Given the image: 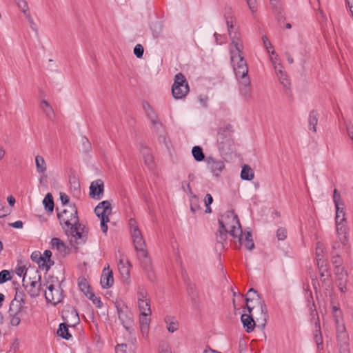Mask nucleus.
<instances>
[{"label": "nucleus", "instance_id": "1", "mask_svg": "<svg viewBox=\"0 0 353 353\" xmlns=\"http://www.w3.org/2000/svg\"><path fill=\"white\" fill-rule=\"evenodd\" d=\"M233 64V70L239 81V91L245 97H249L251 93V83L248 75V67L242 54H236Z\"/></svg>", "mask_w": 353, "mask_h": 353}, {"label": "nucleus", "instance_id": "2", "mask_svg": "<svg viewBox=\"0 0 353 353\" xmlns=\"http://www.w3.org/2000/svg\"><path fill=\"white\" fill-rule=\"evenodd\" d=\"M135 223L134 219H131L130 220L131 236L137 252L138 259L141 261L143 268L145 270H148L150 268V261L148 257V253L145 250V241L140 230L135 225Z\"/></svg>", "mask_w": 353, "mask_h": 353}, {"label": "nucleus", "instance_id": "3", "mask_svg": "<svg viewBox=\"0 0 353 353\" xmlns=\"http://www.w3.org/2000/svg\"><path fill=\"white\" fill-rule=\"evenodd\" d=\"M220 228L228 230L229 234L234 238L238 239L239 245L242 243V229L236 214L234 211L225 212L219 219Z\"/></svg>", "mask_w": 353, "mask_h": 353}, {"label": "nucleus", "instance_id": "4", "mask_svg": "<svg viewBox=\"0 0 353 353\" xmlns=\"http://www.w3.org/2000/svg\"><path fill=\"white\" fill-rule=\"evenodd\" d=\"M57 217L63 229L68 233L70 226L79 223L77 208L74 204H70L65 209L57 213Z\"/></svg>", "mask_w": 353, "mask_h": 353}, {"label": "nucleus", "instance_id": "5", "mask_svg": "<svg viewBox=\"0 0 353 353\" xmlns=\"http://www.w3.org/2000/svg\"><path fill=\"white\" fill-rule=\"evenodd\" d=\"M232 127L229 125L220 128L217 132V146L221 153L226 154L232 150Z\"/></svg>", "mask_w": 353, "mask_h": 353}, {"label": "nucleus", "instance_id": "6", "mask_svg": "<svg viewBox=\"0 0 353 353\" xmlns=\"http://www.w3.org/2000/svg\"><path fill=\"white\" fill-rule=\"evenodd\" d=\"M246 307L249 313H251L253 309L256 307L253 302L260 308L261 314L263 316V320L265 322L268 318L266 305L263 300H261L259 294L253 288H250L245 298Z\"/></svg>", "mask_w": 353, "mask_h": 353}, {"label": "nucleus", "instance_id": "7", "mask_svg": "<svg viewBox=\"0 0 353 353\" xmlns=\"http://www.w3.org/2000/svg\"><path fill=\"white\" fill-rule=\"evenodd\" d=\"M228 34L231 39V43L230 45V52L231 62H234L236 59V54H242L243 50V42L241 41L240 33L239 32H233L234 24L232 21H228Z\"/></svg>", "mask_w": 353, "mask_h": 353}, {"label": "nucleus", "instance_id": "8", "mask_svg": "<svg viewBox=\"0 0 353 353\" xmlns=\"http://www.w3.org/2000/svg\"><path fill=\"white\" fill-rule=\"evenodd\" d=\"M96 215L101 219L102 232L105 234L108 231L107 223L110 221L109 215L112 213L111 203L109 201L99 203L94 209Z\"/></svg>", "mask_w": 353, "mask_h": 353}, {"label": "nucleus", "instance_id": "9", "mask_svg": "<svg viewBox=\"0 0 353 353\" xmlns=\"http://www.w3.org/2000/svg\"><path fill=\"white\" fill-rule=\"evenodd\" d=\"M189 92L188 83L181 73L176 74L174 83L172 87V93L174 98L180 99L185 97Z\"/></svg>", "mask_w": 353, "mask_h": 353}, {"label": "nucleus", "instance_id": "10", "mask_svg": "<svg viewBox=\"0 0 353 353\" xmlns=\"http://www.w3.org/2000/svg\"><path fill=\"white\" fill-rule=\"evenodd\" d=\"M45 288L43 292L48 303H51L55 305L61 302L63 290L60 288H56L53 284H49L48 282H46Z\"/></svg>", "mask_w": 353, "mask_h": 353}, {"label": "nucleus", "instance_id": "11", "mask_svg": "<svg viewBox=\"0 0 353 353\" xmlns=\"http://www.w3.org/2000/svg\"><path fill=\"white\" fill-rule=\"evenodd\" d=\"M68 232H70L72 237L75 239L77 244L84 243L87 241L88 231L79 223L70 226Z\"/></svg>", "mask_w": 353, "mask_h": 353}, {"label": "nucleus", "instance_id": "12", "mask_svg": "<svg viewBox=\"0 0 353 353\" xmlns=\"http://www.w3.org/2000/svg\"><path fill=\"white\" fill-rule=\"evenodd\" d=\"M205 161L206 162L207 168L216 177H219L225 168V164L223 161L212 157H207Z\"/></svg>", "mask_w": 353, "mask_h": 353}, {"label": "nucleus", "instance_id": "13", "mask_svg": "<svg viewBox=\"0 0 353 353\" xmlns=\"http://www.w3.org/2000/svg\"><path fill=\"white\" fill-rule=\"evenodd\" d=\"M333 201L336 207V223L344 222L345 221L344 203L336 189L334 190Z\"/></svg>", "mask_w": 353, "mask_h": 353}, {"label": "nucleus", "instance_id": "14", "mask_svg": "<svg viewBox=\"0 0 353 353\" xmlns=\"http://www.w3.org/2000/svg\"><path fill=\"white\" fill-rule=\"evenodd\" d=\"M143 108L148 117V118L150 120L152 123L155 130L159 131V129L162 127L161 122L159 120L158 116L150 103L144 101L142 103Z\"/></svg>", "mask_w": 353, "mask_h": 353}, {"label": "nucleus", "instance_id": "15", "mask_svg": "<svg viewBox=\"0 0 353 353\" xmlns=\"http://www.w3.org/2000/svg\"><path fill=\"white\" fill-rule=\"evenodd\" d=\"M336 283L341 292L347 290L346 283L347 281V274L344 271L342 266L336 265L335 268Z\"/></svg>", "mask_w": 353, "mask_h": 353}, {"label": "nucleus", "instance_id": "16", "mask_svg": "<svg viewBox=\"0 0 353 353\" xmlns=\"http://www.w3.org/2000/svg\"><path fill=\"white\" fill-rule=\"evenodd\" d=\"M36 276L34 277V281H30V288L28 290V294L31 297H36L40 294V292L41 290H44L43 288L46 286V283H39V281L41 280V275L39 273L38 270H35L34 272Z\"/></svg>", "mask_w": 353, "mask_h": 353}, {"label": "nucleus", "instance_id": "17", "mask_svg": "<svg viewBox=\"0 0 353 353\" xmlns=\"http://www.w3.org/2000/svg\"><path fill=\"white\" fill-rule=\"evenodd\" d=\"M104 185L101 179H97L91 183L90 186V196L93 199H100L103 193Z\"/></svg>", "mask_w": 353, "mask_h": 353}, {"label": "nucleus", "instance_id": "18", "mask_svg": "<svg viewBox=\"0 0 353 353\" xmlns=\"http://www.w3.org/2000/svg\"><path fill=\"white\" fill-rule=\"evenodd\" d=\"M117 310L119 319L121 321L122 325L126 330L130 332L133 324L132 314L128 311L125 312L121 309H118Z\"/></svg>", "mask_w": 353, "mask_h": 353}, {"label": "nucleus", "instance_id": "19", "mask_svg": "<svg viewBox=\"0 0 353 353\" xmlns=\"http://www.w3.org/2000/svg\"><path fill=\"white\" fill-rule=\"evenodd\" d=\"M114 283L113 279V273L109 269V266L108 268H104L103 270V273L101 277V285L103 288H110Z\"/></svg>", "mask_w": 353, "mask_h": 353}, {"label": "nucleus", "instance_id": "20", "mask_svg": "<svg viewBox=\"0 0 353 353\" xmlns=\"http://www.w3.org/2000/svg\"><path fill=\"white\" fill-rule=\"evenodd\" d=\"M336 232L339 236V239L341 241L343 248L347 249V242L348 241L347 236V227L343 222L336 223Z\"/></svg>", "mask_w": 353, "mask_h": 353}, {"label": "nucleus", "instance_id": "21", "mask_svg": "<svg viewBox=\"0 0 353 353\" xmlns=\"http://www.w3.org/2000/svg\"><path fill=\"white\" fill-rule=\"evenodd\" d=\"M51 248L56 249L61 255L65 256L69 253V248L59 238H53L51 240Z\"/></svg>", "mask_w": 353, "mask_h": 353}, {"label": "nucleus", "instance_id": "22", "mask_svg": "<svg viewBox=\"0 0 353 353\" xmlns=\"http://www.w3.org/2000/svg\"><path fill=\"white\" fill-rule=\"evenodd\" d=\"M31 259L32 261L36 262L40 268L48 271L51 265L54 264V262L48 264L46 263V261L43 259L42 255L39 252H33L31 254Z\"/></svg>", "mask_w": 353, "mask_h": 353}, {"label": "nucleus", "instance_id": "23", "mask_svg": "<svg viewBox=\"0 0 353 353\" xmlns=\"http://www.w3.org/2000/svg\"><path fill=\"white\" fill-rule=\"evenodd\" d=\"M272 9L276 19L280 21L285 19L283 8L279 0H270Z\"/></svg>", "mask_w": 353, "mask_h": 353}, {"label": "nucleus", "instance_id": "24", "mask_svg": "<svg viewBox=\"0 0 353 353\" xmlns=\"http://www.w3.org/2000/svg\"><path fill=\"white\" fill-rule=\"evenodd\" d=\"M305 298L307 302V307L310 311V315L312 319H314L315 316H318V314L314 302L312 291L310 289H305Z\"/></svg>", "mask_w": 353, "mask_h": 353}, {"label": "nucleus", "instance_id": "25", "mask_svg": "<svg viewBox=\"0 0 353 353\" xmlns=\"http://www.w3.org/2000/svg\"><path fill=\"white\" fill-rule=\"evenodd\" d=\"M241 320L243 327L245 328V331L248 333L252 332L255 327V322L251 315L247 314H243L241 316Z\"/></svg>", "mask_w": 353, "mask_h": 353}, {"label": "nucleus", "instance_id": "26", "mask_svg": "<svg viewBox=\"0 0 353 353\" xmlns=\"http://www.w3.org/2000/svg\"><path fill=\"white\" fill-rule=\"evenodd\" d=\"M35 165L37 172L42 176H46L47 165L44 158L41 155L35 157Z\"/></svg>", "mask_w": 353, "mask_h": 353}, {"label": "nucleus", "instance_id": "27", "mask_svg": "<svg viewBox=\"0 0 353 353\" xmlns=\"http://www.w3.org/2000/svg\"><path fill=\"white\" fill-rule=\"evenodd\" d=\"M320 273V280L322 285V287L325 288V290H330L332 288V283L331 279V274L330 271L325 270L323 271Z\"/></svg>", "mask_w": 353, "mask_h": 353}, {"label": "nucleus", "instance_id": "28", "mask_svg": "<svg viewBox=\"0 0 353 353\" xmlns=\"http://www.w3.org/2000/svg\"><path fill=\"white\" fill-rule=\"evenodd\" d=\"M187 292L193 305H196L199 303V293L196 290L195 285L190 283L187 286Z\"/></svg>", "mask_w": 353, "mask_h": 353}, {"label": "nucleus", "instance_id": "29", "mask_svg": "<svg viewBox=\"0 0 353 353\" xmlns=\"http://www.w3.org/2000/svg\"><path fill=\"white\" fill-rule=\"evenodd\" d=\"M242 245H244V246L249 250H252L254 248V243L250 232L248 231L244 234V236L242 235V243L241 246ZM239 247H240L239 245Z\"/></svg>", "mask_w": 353, "mask_h": 353}, {"label": "nucleus", "instance_id": "30", "mask_svg": "<svg viewBox=\"0 0 353 353\" xmlns=\"http://www.w3.org/2000/svg\"><path fill=\"white\" fill-rule=\"evenodd\" d=\"M40 108L42 110V111L44 112L46 116L49 119H52L54 118V110L52 109V106L50 105V103L47 101H46V100L41 101V102L40 103Z\"/></svg>", "mask_w": 353, "mask_h": 353}, {"label": "nucleus", "instance_id": "31", "mask_svg": "<svg viewBox=\"0 0 353 353\" xmlns=\"http://www.w3.org/2000/svg\"><path fill=\"white\" fill-rule=\"evenodd\" d=\"M314 339L316 343L317 347L319 350L323 349V337L321 335V332L320 330V323L319 322L315 323V330L314 334Z\"/></svg>", "mask_w": 353, "mask_h": 353}, {"label": "nucleus", "instance_id": "32", "mask_svg": "<svg viewBox=\"0 0 353 353\" xmlns=\"http://www.w3.org/2000/svg\"><path fill=\"white\" fill-rule=\"evenodd\" d=\"M254 177V174L252 168L248 165H244L242 167V170L241 172V178L243 180L250 181L253 179Z\"/></svg>", "mask_w": 353, "mask_h": 353}, {"label": "nucleus", "instance_id": "33", "mask_svg": "<svg viewBox=\"0 0 353 353\" xmlns=\"http://www.w3.org/2000/svg\"><path fill=\"white\" fill-rule=\"evenodd\" d=\"M23 305L18 301H12L10 304L8 314H21Z\"/></svg>", "mask_w": 353, "mask_h": 353}, {"label": "nucleus", "instance_id": "34", "mask_svg": "<svg viewBox=\"0 0 353 353\" xmlns=\"http://www.w3.org/2000/svg\"><path fill=\"white\" fill-rule=\"evenodd\" d=\"M141 154L143 155L145 163L149 168L152 167V165L153 164V159H152V154L150 153V149L148 148H147V147H143L141 149Z\"/></svg>", "mask_w": 353, "mask_h": 353}, {"label": "nucleus", "instance_id": "35", "mask_svg": "<svg viewBox=\"0 0 353 353\" xmlns=\"http://www.w3.org/2000/svg\"><path fill=\"white\" fill-rule=\"evenodd\" d=\"M138 306L140 311V314L151 315L150 301H142L138 302Z\"/></svg>", "mask_w": 353, "mask_h": 353}, {"label": "nucleus", "instance_id": "36", "mask_svg": "<svg viewBox=\"0 0 353 353\" xmlns=\"http://www.w3.org/2000/svg\"><path fill=\"white\" fill-rule=\"evenodd\" d=\"M165 322L167 324V329L170 332L173 333L178 330V323L174 321V318L173 316H165Z\"/></svg>", "mask_w": 353, "mask_h": 353}, {"label": "nucleus", "instance_id": "37", "mask_svg": "<svg viewBox=\"0 0 353 353\" xmlns=\"http://www.w3.org/2000/svg\"><path fill=\"white\" fill-rule=\"evenodd\" d=\"M43 203L45 206V209L52 213L54 210V201L52 194L48 193L43 201Z\"/></svg>", "mask_w": 353, "mask_h": 353}, {"label": "nucleus", "instance_id": "38", "mask_svg": "<svg viewBox=\"0 0 353 353\" xmlns=\"http://www.w3.org/2000/svg\"><path fill=\"white\" fill-rule=\"evenodd\" d=\"M309 126L310 129L313 130V132L316 131V126L318 123V113L315 110H312L310 112L309 119H308Z\"/></svg>", "mask_w": 353, "mask_h": 353}, {"label": "nucleus", "instance_id": "39", "mask_svg": "<svg viewBox=\"0 0 353 353\" xmlns=\"http://www.w3.org/2000/svg\"><path fill=\"white\" fill-rule=\"evenodd\" d=\"M57 334L65 340H68L72 337V335L69 333L68 325L65 323H61L59 325Z\"/></svg>", "mask_w": 353, "mask_h": 353}, {"label": "nucleus", "instance_id": "40", "mask_svg": "<svg viewBox=\"0 0 353 353\" xmlns=\"http://www.w3.org/2000/svg\"><path fill=\"white\" fill-rule=\"evenodd\" d=\"M149 316L150 315L140 314L139 321L143 333L148 332V331L150 323V319L148 318Z\"/></svg>", "mask_w": 353, "mask_h": 353}, {"label": "nucleus", "instance_id": "41", "mask_svg": "<svg viewBox=\"0 0 353 353\" xmlns=\"http://www.w3.org/2000/svg\"><path fill=\"white\" fill-rule=\"evenodd\" d=\"M78 285L81 291H82L84 294H88L92 290H90V286L87 281V280L84 277H79L78 279Z\"/></svg>", "mask_w": 353, "mask_h": 353}, {"label": "nucleus", "instance_id": "42", "mask_svg": "<svg viewBox=\"0 0 353 353\" xmlns=\"http://www.w3.org/2000/svg\"><path fill=\"white\" fill-rule=\"evenodd\" d=\"M192 154L196 161H201L205 159L203 150L200 146H194L192 149Z\"/></svg>", "mask_w": 353, "mask_h": 353}, {"label": "nucleus", "instance_id": "43", "mask_svg": "<svg viewBox=\"0 0 353 353\" xmlns=\"http://www.w3.org/2000/svg\"><path fill=\"white\" fill-rule=\"evenodd\" d=\"M229 234L228 230L225 229H220L216 233V241L219 243H223L224 241H226L227 239V234Z\"/></svg>", "mask_w": 353, "mask_h": 353}, {"label": "nucleus", "instance_id": "44", "mask_svg": "<svg viewBox=\"0 0 353 353\" xmlns=\"http://www.w3.org/2000/svg\"><path fill=\"white\" fill-rule=\"evenodd\" d=\"M332 313L334 319L335 324L343 322L342 312L338 307L333 306L332 308Z\"/></svg>", "mask_w": 353, "mask_h": 353}, {"label": "nucleus", "instance_id": "45", "mask_svg": "<svg viewBox=\"0 0 353 353\" xmlns=\"http://www.w3.org/2000/svg\"><path fill=\"white\" fill-rule=\"evenodd\" d=\"M156 132L158 134L159 141L161 143H163L166 147L168 148L170 141L167 138L166 133L163 129V126L161 129L159 130V131L156 130Z\"/></svg>", "mask_w": 353, "mask_h": 353}, {"label": "nucleus", "instance_id": "46", "mask_svg": "<svg viewBox=\"0 0 353 353\" xmlns=\"http://www.w3.org/2000/svg\"><path fill=\"white\" fill-rule=\"evenodd\" d=\"M18 7L21 10V11L24 13L25 16L28 19V20L32 22L30 15L28 14V3L25 0H16Z\"/></svg>", "mask_w": 353, "mask_h": 353}, {"label": "nucleus", "instance_id": "47", "mask_svg": "<svg viewBox=\"0 0 353 353\" xmlns=\"http://www.w3.org/2000/svg\"><path fill=\"white\" fill-rule=\"evenodd\" d=\"M148 294L146 291V290L141 286H139L137 291V299L138 302L142 301H150V299L148 298Z\"/></svg>", "mask_w": 353, "mask_h": 353}, {"label": "nucleus", "instance_id": "48", "mask_svg": "<svg viewBox=\"0 0 353 353\" xmlns=\"http://www.w3.org/2000/svg\"><path fill=\"white\" fill-rule=\"evenodd\" d=\"M85 296L92 301L93 304H94L98 308H101L103 305L101 299L95 296L94 292L92 291L88 292V294H85Z\"/></svg>", "mask_w": 353, "mask_h": 353}, {"label": "nucleus", "instance_id": "49", "mask_svg": "<svg viewBox=\"0 0 353 353\" xmlns=\"http://www.w3.org/2000/svg\"><path fill=\"white\" fill-rule=\"evenodd\" d=\"M277 77L280 81L281 84L283 86L284 88L286 89L287 91L289 89V86L290 84V81L288 79L287 74H285V72H283L282 73V74H279V76Z\"/></svg>", "mask_w": 353, "mask_h": 353}, {"label": "nucleus", "instance_id": "50", "mask_svg": "<svg viewBox=\"0 0 353 353\" xmlns=\"http://www.w3.org/2000/svg\"><path fill=\"white\" fill-rule=\"evenodd\" d=\"M224 16L226 20V24L228 25V21H232V24L234 23V17L232 15V10L230 6H225L224 8Z\"/></svg>", "mask_w": 353, "mask_h": 353}, {"label": "nucleus", "instance_id": "51", "mask_svg": "<svg viewBox=\"0 0 353 353\" xmlns=\"http://www.w3.org/2000/svg\"><path fill=\"white\" fill-rule=\"evenodd\" d=\"M21 314H9V316H10V323L12 325V326H17L20 324L21 323Z\"/></svg>", "mask_w": 353, "mask_h": 353}, {"label": "nucleus", "instance_id": "52", "mask_svg": "<svg viewBox=\"0 0 353 353\" xmlns=\"http://www.w3.org/2000/svg\"><path fill=\"white\" fill-rule=\"evenodd\" d=\"M118 268L122 275L129 276V274H130L129 267L128 265H126L125 263H123L121 260L120 261V262L118 265Z\"/></svg>", "mask_w": 353, "mask_h": 353}, {"label": "nucleus", "instance_id": "53", "mask_svg": "<svg viewBox=\"0 0 353 353\" xmlns=\"http://www.w3.org/2000/svg\"><path fill=\"white\" fill-rule=\"evenodd\" d=\"M24 296L25 294L23 292L19 290L18 288H16V294L12 301H18L19 303L25 304Z\"/></svg>", "mask_w": 353, "mask_h": 353}, {"label": "nucleus", "instance_id": "54", "mask_svg": "<svg viewBox=\"0 0 353 353\" xmlns=\"http://www.w3.org/2000/svg\"><path fill=\"white\" fill-rule=\"evenodd\" d=\"M339 345L348 343L349 337L347 333L336 334Z\"/></svg>", "mask_w": 353, "mask_h": 353}, {"label": "nucleus", "instance_id": "55", "mask_svg": "<svg viewBox=\"0 0 353 353\" xmlns=\"http://www.w3.org/2000/svg\"><path fill=\"white\" fill-rule=\"evenodd\" d=\"M316 261L319 272L328 270L327 268V263L323 259V258H317Z\"/></svg>", "mask_w": 353, "mask_h": 353}, {"label": "nucleus", "instance_id": "56", "mask_svg": "<svg viewBox=\"0 0 353 353\" xmlns=\"http://www.w3.org/2000/svg\"><path fill=\"white\" fill-rule=\"evenodd\" d=\"M134 55L139 58H142L143 55L144 48L142 45L141 44H137L134 48Z\"/></svg>", "mask_w": 353, "mask_h": 353}, {"label": "nucleus", "instance_id": "57", "mask_svg": "<svg viewBox=\"0 0 353 353\" xmlns=\"http://www.w3.org/2000/svg\"><path fill=\"white\" fill-rule=\"evenodd\" d=\"M10 210L6 206L5 202H0V218H3L8 215Z\"/></svg>", "mask_w": 353, "mask_h": 353}, {"label": "nucleus", "instance_id": "58", "mask_svg": "<svg viewBox=\"0 0 353 353\" xmlns=\"http://www.w3.org/2000/svg\"><path fill=\"white\" fill-rule=\"evenodd\" d=\"M263 45H264L265 48L267 49L268 52L269 54H271L272 55L276 54V52L274 50H272V51L270 50V48H272L273 47H272L270 41L268 40V39L265 36L263 37Z\"/></svg>", "mask_w": 353, "mask_h": 353}, {"label": "nucleus", "instance_id": "59", "mask_svg": "<svg viewBox=\"0 0 353 353\" xmlns=\"http://www.w3.org/2000/svg\"><path fill=\"white\" fill-rule=\"evenodd\" d=\"M10 279V272L8 270H4L0 272V284L4 283Z\"/></svg>", "mask_w": 353, "mask_h": 353}, {"label": "nucleus", "instance_id": "60", "mask_svg": "<svg viewBox=\"0 0 353 353\" xmlns=\"http://www.w3.org/2000/svg\"><path fill=\"white\" fill-rule=\"evenodd\" d=\"M276 237L279 241H283L287 237V231L285 228H279L276 231Z\"/></svg>", "mask_w": 353, "mask_h": 353}, {"label": "nucleus", "instance_id": "61", "mask_svg": "<svg viewBox=\"0 0 353 353\" xmlns=\"http://www.w3.org/2000/svg\"><path fill=\"white\" fill-rule=\"evenodd\" d=\"M323 245L321 242H318L316 246V258H323Z\"/></svg>", "mask_w": 353, "mask_h": 353}, {"label": "nucleus", "instance_id": "62", "mask_svg": "<svg viewBox=\"0 0 353 353\" xmlns=\"http://www.w3.org/2000/svg\"><path fill=\"white\" fill-rule=\"evenodd\" d=\"M332 248L334 250H341V252H347L348 248H349V246H348V241L347 242V249L345 250L344 248H343V245L341 242V241L339 240V241H335L334 242L333 245H332Z\"/></svg>", "mask_w": 353, "mask_h": 353}, {"label": "nucleus", "instance_id": "63", "mask_svg": "<svg viewBox=\"0 0 353 353\" xmlns=\"http://www.w3.org/2000/svg\"><path fill=\"white\" fill-rule=\"evenodd\" d=\"M126 350H127V345H126V344H124V343L118 344L115 347L116 353H126Z\"/></svg>", "mask_w": 353, "mask_h": 353}, {"label": "nucleus", "instance_id": "64", "mask_svg": "<svg viewBox=\"0 0 353 353\" xmlns=\"http://www.w3.org/2000/svg\"><path fill=\"white\" fill-rule=\"evenodd\" d=\"M52 256V252L50 250H45L43 254L42 255V258L46 261V263L48 264L52 263V261L50 260V257Z\"/></svg>", "mask_w": 353, "mask_h": 353}]
</instances>
